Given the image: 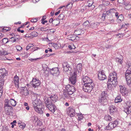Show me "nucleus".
<instances>
[{"mask_svg": "<svg viewBox=\"0 0 131 131\" xmlns=\"http://www.w3.org/2000/svg\"><path fill=\"white\" fill-rule=\"evenodd\" d=\"M89 24V22L88 20H86L85 21L83 24V29L84 30H86L88 28V26Z\"/></svg>", "mask_w": 131, "mask_h": 131, "instance_id": "27", "label": "nucleus"}, {"mask_svg": "<svg viewBox=\"0 0 131 131\" xmlns=\"http://www.w3.org/2000/svg\"><path fill=\"white\" fill-rule=\"evenodd\" d=\"M10 106L9 104V101L8 100H6L5 101L4 107H7Z\"/></svg>", "mask_w": 131, "mask_h": 131, "instance_id": "47", "label": "nucleus"}, {"mask_svg": "<svg viewBox=\"0 0 131 131\" xmlns=\"http://www.w3.org/2000/svg\"><path fill=\"white\" fill-rule=\"evenodd\" d=\"M11 105L13 106H15L16 104V102L14 99H11L10 100Z\"/></svg>", "mask_w": 131, "mask_h": 131, "instance_id": "31", "label": "nucleus"}, {"mask_svg": "<svg viewBox=\"0 0 131 131\" xmlns=\"http://www.w3.org/2000/svg\"><path fill=\"white\" fill-rule=\"evenodd\" d=\"M82 82L84 84H93L92 80L89 78L87 77H84L82 80Z\"/></svg>", "mask_w": 131, "mask_h": 131, "instance_id": "7", "label": "nucleus"}, {"mask_svg": "<svg viewBox=\"0 0 131 131\" xmlns=\"http://www.w3.org/2000/svg\"><path fill=\"white\" fill-rule=\"evenodd\" d=\"M16 40V38L15 37H12L10 38L9 39V42H15Z\"/></svg>", "mask_w": 131, "mask_h": 131, "instance_id": "39", "label": "nucleus"}, {"mask_svg": "<svg viewBox=\"0 0 131 131\" xmlns=\"http://www.w3.org/2000/svg\"><path fill=\"white\" fill-rule=\"evenodd\" d=\"M122 101V99L121 97V96H117L115 100V102L116 103H118L121 102Z\"/></svg>", "mask_w": 131, "mask_h": 131, "instance_id": "30", "label": "nucleus"}, {"mask_svg": "<svg viewBox=\"0 0 131 131\" xmlns=\"http://www.w3.org/2000/svg\"><path fill=\"white\" fill-rule=\"evenodd\" d=\"M53 22V23H56V22L57 21H58V24H57L56 25V26H58V25H59L60 24V21L59 20H58L57 19H54V20H53V19L52 18H51L50 19L49 21V22L50 23H51L52 22V21Z\"/></svg>", "mask_w": 131, "mask_h": 131, "instance_id": "29", "label": "nucleus"}, {"mask_svg": "<svg viewBox=\"0 0 131 131\" xmlns=\"http://www.w3.org/2000/svg\"><path fill=\"white\" fill-rule=\"evenodd\" d=\"M106 15H107V14H106V13L105 14L103 13V14L102 16V17L103 20H104L105 19V16Z\"/></svg>", "mask_w": 131, "mask_h": 131, "instance_id": "57", "label": "nucleus"}, {"mask_svg": "<svg viewBox=\"0 0 131 131\" xmlns=\"http://www.w3.org/2000/svg\"><path fill=\"white\" fill-rule=\"evenodd\" d=\"M125 75L127 85L131 86V71L129 69L127 70Z\"/></svg>", "mask_w": 131, "mask_h": 131, "instance_id": "3", "label": "nucleus"}, {"mask_svg": "<svg viewBox=\"0 0 131 131\" xmlns=\"http://www.w3.org/2000/svg\"><path fill=\"white\" fill-rule=\"evenodd\" d=\"M34 46V45L30 43L26 47V50H28L31 47H33Z\"/></svg>", "mask_w": 131, "mask_h": 131, "instance_id": "44", "label": "nucleus"}, {"mask_svg": "<svg viewBox=\"0 0 131 131\" xmlns=\"http://www.w3.org/2000/svg\"><path fill=\"white\" fill-rule=\"evenodd\" d=\"M120 92L124 96L127 95L128 91L126 88L124 86L120 85Z\"/></svg>", "mask_w": 131, "mask_h": 131, "instance_id": "15", "label": "nucleus"}, {"mask_svg": "<svg viewBox=\"0 0 131 131\" xmlns=\"http://www.w3.org/2000/svg\"><path fill=\"white\" fill-rule=\"evenodd\" d=\"M45 103L46 104V107H47L50 106V105L53 104L51 102V100L49 98L46 99L45 100Z\"/></svg>", "mask_w": 131, "mask_h": 131, "instance_id": "23", "label": "nucleus"}, {"mask_svg": "<svg viewBox=\"0 0 131 131\" xmlns=\"http://www.w3.org/2000/svg\"><path fill=\"white\" fill-rule=\"evenodd\" d=\"M116 61L119 64H122L123 62V58H116L115 59Z\"/></svg>", "mask_w": 131, "mask_h": 131, "instance_id": "33", "label": "nucleus"}, {"mask_svg": "<svg viewBox=\"0 0 131 131\" xmlns=\"http://www.w3.org/2000/svg\"><path fill=\"white\" fill-rule=\"evenodd\" d=\"M39 30H40L42 31H46V28H44L41 27L40 28H38Z\"/></svg>", "mask_w": 131, "mask_h": 131, "instance_id": "49", "label": "nucleus"}, {"mask_svg": "<svg viewBox=\"0 0 131 131\" xmlns=\"http://www.w3.org/2000/svg\"><path fill=\"white\" fill-rule=\"evenodd\" d=\"M105 118L106 120L110 121H111L112 120V118L109 115H106L105 116Z\"/></svg>", "mask_w": 131, "mask_h": 131, "instance_id": "43", "label": "nucleus"}, {"mask_svg": "<svg viewBox=\"0 0 131 131\" xmlns=\"http://www.w3.org/2000/svg\"><path fill=\"white\" fill-rule=\"evenodd\" d=\"M79 115H78V119L80 120H81L82 119L83 116L81 114H79Z\"/></svg>", "mask_w": 131, "mask_h": 131, "instance_id": "52", "label": "nucleus"}, {"mask_svg": "<svg viewBox=\"0 0 131 131\" xmlns=\"http://www.w3.org/2000/svg\"><path fill=\"white\" fill-rule=\"evenodd\" d=\"M37 101H35L32 102L35 111L40 114L43 113L44 109L42 108L43 105L40 103H37Z\"/></svg>", "mask_w": 131, "mask_h": 131, "instance_id": "2", "label": "nucleus"}, {"mask_svg": "<svg viewBox=\"0 0 131 131\" xmlns=\"http://www.w3.org/2000/svg\"><path fill=\"white\" fill-rule=\"evenodd\" d=\"M127 67H128L129 68H131V64L129 63L128 64V63H126Z\"/></svg>", "mask_w": 131, "mask_h": 131, "instance_id": "63", "label": "nucleus"}, {"mask_svg": "<svg viewBox=\"0 0 131 131\" xmlns=\"http://www.w3.org/2000/svg\"><path fill=\"white\" fill-rule=\"evenodd\" d=\"M116 12V9L114 8L110 9L106 12V14L108 15L109 13H115Z\"/></svg>", "mask_w": 131, "mask_h": 131, "instance_id": "28", "label": "nucleus"}, {"mask_svg": "<svg viewBox=\"0 0 131 131\" xmlns=\"http://www.w3.org/2000/svg\"><path fill=\"white\" fill-rule=\"evenodd\" d=\"M16 48L17 51H20L22 49V48L19 46H16Z\"/></svg>", "mask_w": 131, "mask_h": 131, "instance_id": "53", "label": "nucleus"}, {"mask_svg": "<svg viewBox=\"0 0 131 131\" xmlns=\"http://www.w3.org/2000/svg\"><path fill=\"white\" fill-rule=\"evenodd\" d=\"M2 43H3L4 44H5L9 42V40L7 38H5L2 39Z\"/></svg>", "mask_w": 131, "mask_h": 131, "instance_id": "38", "label": "nucleus"}, {"mask_svg": "<svg viewBox=\"0 0 131 131\" xmlns=\"http://www.w3.org/2000/svg\"><path fill=\"white\" fill-rule=\"evenodd\" d=\"M3 90V89H0V98L1 97L2 95Z\"/></svg>", "mask_w": 131, "mask_h": 131, "instance_id": "60", "label": "nucleus"}, {"mask_svg": "<svg viewBox=\"0 0 131 131\" xmlns=\"http://www.w3.org/2000/svg\"><path fill=\"white\" fill-rule=\"evenodd\" d=\"M124 0H118V2L119 4H123L124 3Z\"/></svg>", "mask_w": 131, "mask_h": 131, "instance_id": "58", "label": "nucleus"}, {"mask_svg": "<svg viewBox=\"0 0 131 131\" xmlns=\"http://www.w3.org/2000/svg\"><path fill=\"white\" fill-rule=\"evenodd\" d=\"M83 30H82V29L78 28L75 30L74 33L76 35H81V33L83 34Z\"/></svg>", "mask_w": 131, "mask_h": 131, "instance_id": "25", "label": "nucleus"}, {"mask_svg": "<svg viewBox=\"0 0 131 131\" xmlns=\"http://www.w3.org/2000/svg\"><path fill=\"white\" fill-rule=\"evenodd\" d=\"M66 88L67 91L69 92V94H70V95L72 94L75 91L74 87L72 86H71L69 84L66 85Z\"/></svg>", "mask_w": 131, "mask_h": 131, "instance_id": "9", "label": "nucleus"}, {"mask_svg": "<svg viewBox=\"0 0 131 131\" xmlns=\"http://www.w3.org/2000/svg\"><path fill=\"white\" fill-rule=\"evenodd\" d=\"M69 6V8H71L72 6V2H70L67 5V6Z\"/></svg>", "mask_w": 131, "mask_h": 131, "instance_id": "54", "label": "nucleus"}, {"mask_svg": "<svg viewBox=\"0 0 131 131\" xmlns=\"http://www.w3.org/2000/svg\"><path fill=\"white\" fill-rule=\"evenodd\" d=\"M62 66L64 71H70L72 69L71 66L68 64L67 62H63L62 63Z\"/></svg>", "mask_w": 131, "mask_h": 131, "instance_id": "11", "label": "nucleus"}, {"mask_svg": "<svg viewBox=\"0 0 131 131\" xmlns=\"http://www.w3.org/2000/svg\"><path fill=\"white\" fill-rule=\"evenodd\" d=\"M25 124H24L23 125H20L19 126L20 128H21L23 129L25 128Z\"/></svg>", "mask_w": 131, "mask_h": 131, "instance_id": "56", "label": "nucleus"}, {"mask_svg": "<svg viewBox=\"0 0 131 131\" xmlns=\"http://www.w3.org/2000/svg\"><path fill=\"white\" fill-rule=\"evenodd\" d=\"M13 82L15 86L17 88H19V78L16 75L14 77Z\"/></svg>", "mask_w": 131, "mask_h": 131, "instance_id": "18", "label": "nucleus"}, {"mask_svg": "<svg viewBox=\"0 0 131 131\" xmlns=\"http://www.w3.org/2000/svg\"><path fill=\"white\" fill-rule=\"evenodd\" d=\"M99 24V23L97 22L92 23L90 24V27L92 29H96L97 28Z\"/></svg>", "mask_w": 131, "mask_h": 131, "instance_id": "26", "label": "nucleus"}, {"mask_svg": "<svg viewBox=\"0 0 131 131\" xmlns=\"http://www.w3.org/2000/svg\"><path fill=\"white\" fill-rule=\"evenodd\" d=\"M49 98L53 102H55L58 100V97L56 95H51Z\"/></svg>", "mask_w": 131, "mask_h": 131, "instance_id": "24", "label": "nucleus"}, {"mask_svg": "<svg viewBox=\"0 0 131 131\" xmlns=\"http://www.w3.org/2000/svg\"><path fill=\"white\" fill-rule=\"evenodd\" d=\"M51 73L53 75L57 76L59 74V69L57 68H52L50 70Z\"/></svg>", "mask_w": 131, "mask_h": 131, "instance_id": "13", "label": "nucleus"}, {"mask_svg": "<svg viewBox=\"0 0 131 131\" xmlns=\"http://www.w3.org/2000/svg\"><path fill=\"white\" fill-rule=\"evenodd\" d=\"M22 27H23V26H21L19 27L17 29V31L19 32H20L21 30H20V28Z\"/></svg>", "mask_w": 131, "mask_h": 131, "instance_id": "64", "label": "nucleus"}, {"mask_svg": "<svg viewBox=\"0 0 131 131\" xmlns=\"http://www.w3.org/2000/svg\"><path fill=\"white\" fill-rule=\"evenodd\" d=\"M68 38H69V40H71L72 41H74L75 39V35H70L68 36Z\"/></svg>", "mask_w": 131, "mask_h": 131, "instance_id": "40", "label": "nucleus"}, {"mask_svg": "<svg viewBox=\"0 0 131 131\" xmlns=\"http://www.w3.org/2000/svg\"><path fill=\"white\" fill-rule=\"evenodd\" d=\"M72 47V46L71 45H69L68 46V47L70 50H72V49H74L75 48H75H73Z\"/></svg>", "mask_w": 131, "mask_h": 131, "instance_id": "61", "label": "nucleus"}, {"mask_svg": "<svg viewBox=\"0 0 131 131\" xmlns=\"http://www.w3.org/2000/svg\"><path fill=\"white\" fill-rule=\"evenodd\" d=\"M118 124V121H117L110 122L108 124V125L106 127V129L107 130L113 129L116 127Z\"/></svg>", "mask_w": 131, "mask_h": 131, "instance_id": "6", "label": "nucleus"}, {"mask_svg": "<svg viewBox=\"0 0 131 131\" xmlns=\"http://www.w3.org/2000/svg\"><path fill=\"white\" fill-rule=\"evenodd\" d=\"M63 94L66 98L70 99V94L67 91V92H64L63 93Z\"/></svg>", "mask_w": 131, "mask_h": 131, "instance_id": "34", "label": "nucleus"}, {"mask_svg": "<svg viewBox=\"0 0 131 131\" xmlns=\"http://www.w3.org/2000/svg\"><path fill=\"white\" fill-rule=\"evenodd\" d=\"M5 109L7 114L8 115L10 114V113H12V111L13 110V108L11 106L5 107Z\"/></svg>", "mask_w": 131, "mask_h": 131, "instance_id": "20", "label": "nucleus"}, {"mask_svg": "<svg viewBox=\"0 0 131 131\" xmlns=\"http://www.w3.org/2000/svg\"><path fill=\"white\" fill-rule=\"evenodd\" d=\"M109 111L110 114H113L117 110L116 108L114 105L111 106L109 107Z\"/></svg>", "mask_w": 131, "mask_h": 131, "instance_id": "22", "label": "nucleus"}, {"mask_svg": "<svg viewBox=\"0 0 131 131\" xmlns=\"http://www.w3.org/2000/svg\"><path fill=\"white\" fill-rule=\"evenodd\" d=\"M115 16H116V17L117 18V19H118L120 21H121V20L119 18L120 17H123L122 15H119V16H118V13L115 12Z\"/></svg>", "mask_w": 131, "mask_h": 131, "instance_id": "46", "label": "nucleus"}, {"mask_svg": "<svg viewBox=\"0 0 131 131\" xmlns=\"http://www.w3.org/2000/svg\"><path fill=\"white\" fill-rule=\"evenodd\" d=\"M78 74L74 72L73 74L70 75V80L71 83L74 85L76 81L77 75Z\"/></svg>", "mask_w": 131, "mask_h": 131, "instance_id": "10", "label": "nucleus"}, {"mask_svg": "<svg viewBox=\"0 0 131 131\" xmlns=\"http://www.w3.org/2000/svg\"><path fill=\"white\" fill-rule=\"evenodd\" d=\"M32 84H31V86L35 89L37 88L40 84V82L39 80L34 78H33L32 81Z\"/></svg>", "mask_w": 131, "mask_h": 131, "instance_id": "4", "label": "nucleus"}, {"mask_svg": "<svg viewBox=\"0 0 131 131\" xmlns=\"http://www.w3.org/2000/svg\"><path fill=\"white\" fill-rule=\"evenodd\" d=\"M40 58H37L36 59H32L30 58L29 59V60L32 62H34L36 61L37 59H39Z\"/></svg>", "mask_w": 131, "mask_h": 131, "instance_id": "50", "label": "nucleus"}, {"mask_svg": "<svg viewBox=\"0 0 131 131\" xmlns=\"http://www.w3.org/2000/svg\"><path fill=\"white\" fill-rule=\"evenodd\" d=\"M117 75L116 72L110 73L107 82V87L108 88L111 89L117 85L118 82L117 81Z\"/></svg>", "mask_w": 131, "mask_h": 131, "instance_id": "1", "label": "nucleus"}, {"mask_svg": "<svg viewBox=\"0 0 131 131\" xmlns=\"http://www.w3.org/2000/svg\"><path fill=\"white\" fill-rule=\"evenodd\" d=\"M64 16L63 14H60L58 17V18H57L58 20L59 21V20H63L64 18Z\"/></svg>", "mask_w": 131, "mask_h": 131, "instance_id": "42", "label": "nucleus"}, {"mask_svg": "<svg viewBox=\"0 0 131 131\" xmlns=\"http://www.w3.org/2000/svg\"><path fill=\"white\" fill-rule=\"evenodd\" d=\"M102 3L105 6H107L109 5L110 3L108 1H107L106 0H103L102 1Z\"/></svg>", "mask_w": 131, "mask_h": 131, "instance_id": "37", "label": "nucleus"}, {"mask_svg": "<svg viewBox=\"0 0 131 131\" xmlns=\"http://www.w3.org/2000/svg\"><path fill=\"white\" fill-rule=\"evenodd\" d=\"M2 56L3 55L6 56L8 54H11L10 53H8L7 51H5V50H3L2 52Z\"/></svg>", "mask_w": 131, "mask_h": 131, "instance_id": "45", "label": "nucleus"}, {"mask_svg": "<svg viewBox=\"0 0 131 131\" xmlns=\"http://www.w3.org/2000/svg\"><path fill=\"white\" fill-rule=\"evenodd\" d=\"M124 7L125 9L128 10L131 8V5L130 4H129L125 6H124Z\"/></svg>", "mask_w": 131, "mask_h": 131, "instance_id": "48", "label": "nucleus"}, {"mask_svg": "<svg viewBox=\"0 0 131 131\" xmlns=\"http://www.w3.org/2000/svg\"><path fill=\"white\" fill-rule=\"evenodd\" d=\"M126 104V108L125 109L124 111L127 114H128L131 113V102H127Z\"/></svg>", "mask_w": 131, "mask_h": 131, "instance_id": "14", "label": "nucleus"}, {"mask_svg": "<svg viewBox=\"0 0 131 131\" xmlns=\"http://www.w3.org/2000/svg\"><path fill=\"white\" fill-rule=\"evenodd\" d=\"M93 84H84L83 88L84 91L86 92H90L93 88Z\"/></svg>", "mask_w": 131, "mask_h": 131, "instance_id": "5", "label": "nucleus"}, {"mask_svg": "<svg viewBox=\"0 0 131 131\" xmlns=\"http://www.w3.org/2000/svg\"><path fill=\"white\" fill-rule=\"evenodd\" d=\"M99 101L101 104L103 105L106 104L107 102V98H103L101 97L99 98Z\"/></svg>", "mask_w": 131, "mask_h": 131, "instance_id": "19", "label": "nucleus"}, {"mask_svg": "<svg viewBox=\"0 0 131 131\" xmlns=\"http://www.w3.org/2000/svg\"><path fill=\"white\" fill-rule=\"evenodd\" d=\"M49 110L52 113H54L56 109V106L55 105L53 104L50 106L48 107Z\"/></svg>", "mask_w": 131, "mask_h": 131, "instance_id": "21", "label": "nucleus"}, {"mask_svg": "<svg viewBox=\"0 0 131 131\" xmlns=\"http://www.w3.org/2000/svg\"><path fill=\"white\" fill-rule=\"evenodd\" d=\"M129 3L128 2H125L124 1V3H123L124 5V6H125L127 5H129L130 4H129Z\"/></svg>", "mask_w": 131, "mask_h": 131, "instance_id": "62", "label": "nucleus"}, {"mask_svg": "<svg viewBox=\"0 0 131 131\" xmlns=\"http://www.w3.org/2000/svg\"><path fill=\"white\" fill-rule=\"evenodd\" d=\"M67 113L70 116H74L75 115V110L73 108L69 107L67 109Z\"/></svg>", "mask_w": 131, "mask_h": 131, "instance_id": "8", "label": "nucleus"}, {"mask_svg": "<svg viewBox=\"0 0 131 131\" xmlns=\"http://www.w3.org/2000/svg\"><path fill=\"white\" fill-rule=\"evenodd\" d=\"M4 81L3 79L0 80V89H3V85L4 84Z\"/></svg>", "mask_w": 131, "mask_h": 131, "instance_id": "36", "label": "nucleus"}, {"mask_svg": "<svg viewBox=\"0 0 131 131\" xmlns=\"http://www.w3.org/2000/svg\"><path fill=\"white\" fill-rule=\"evenodd\" d=\"M52 46L53 47L55 48L56 49H57L58 48V45L56 43H54L53 44Z\"/></svg>", "mask_w": 131, "mask_h": 131, "instance_id": "55", "label": "nucleus"}, {"mask_svg": "<svg viewBox=\"0 0 131 131\" xmlns=\"http://www.w3.org/2000/svg\"><path fill=\"white\" fill-rule=\"evenodd\" d=\"M7 74V72L5 69H0V79H3Z\"/></svg>", "mask_w": 131, "mask_h": 131, "instance_id": "12", "label": "nucleus"}, {"mask_svg": "<svg viewBox=\"0 0 131 131\" xmlns=\"http://www.w3.org/2000/svg\"><path fill=\"white\" fill-rule=\"evenodd\" d=\"M30 34L33 37H34L37 36L38 34L36 32L33 31Z\"/></svg>", "mask_w": 131, "mask_h": 131, "instance_id": "41", "label": "nucleus"}, {"mask_svg": "<svg viewBox=\"0 0 131 131\" xmlns=\"http://www.w3.org/2000/svg\"><path fill=\"white\" fill-rule=\"evenodd\" d=\"M78 35H76L75 36V39H74V40H79V37H78V36H77Z\"/></svg>", "mask_w": 131, "mask_h": 131, "instance_id": "59", "label": "nucleus"}, {"mask_svg": "<svg viewBox=\"0 0 131 131\" xmlns=\"http://www.w3.org/2000/svg\"><path fill=\"white\" fill-rule=\"evenodd\" d=\"M77 70L74 72L80 75L82 69V64L79 63L76 66Z\"/></svg>", "mask_w": 131, "mask_h": 131, "instance_id": "17", "label": "nucleus"}, {"mask_svg": "<svg viewBox=\"0 0 131 131\" xmlns=\"http://www.w3.org/2000/svg\"><path fill=\"white\" fill-rule=\"evenodd\" d=\"M98 78L100 80H104L106 79V76L103 71L99 72L98 74Z\"/></svg>", "mask_w": 131, "mask_h": 131, "instance_id": "16", "label": "nucleus"}, {"mask_svg": "<svg viewBox=\"0 0 131 131\" xmlns=\"http://www.w3.org/2000/svg\"><path fill=\"white\" fill-rule=\"evenodd\" d=\"M107 95L106 92L105 91H103L101 94V97L103 98H106Z\"/></svg>", "mask_w": 131, "mask_h": 131, "instance_id": "32", "label": "nucleus"}, {"mask_svg": "<svg viewBox=\"0 0 131 131\" xmlns=\"http://www.w3.org/2000/svg\"><path fill=\"white\" fill-rule=\"evenodd\" d=\"M10 29V28L4 27L2 29V31L3 32H6L9 31Z\"/></svg>", "mask_w": 131, "mask_h": 131, "instance_id": "35", "label": "nucleus"}, {"mask_svg": "<svg viewBox=\"0 0 131 131\" xmlns=\"http://www.w3.org/2000/svg\"><path fill=\"white\" fill-rule=\"evenodd\" d=\"M38 20L37 18H32L31 19V21L33 23H35L37 22Z\"/></svg>", "mask_w": 131, "mask_h": 131, "instance_id": "51", "label": "nucleus"}]
</instances>
